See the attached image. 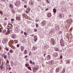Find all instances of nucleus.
I'll use <instances>...</instances> for the list:
<instances>
[{"mask_svg": "<svg viewBox=\"0 0 73 73\" xmlns=\"http://www.w3.org/2000/svg\"><path fill=\"white\" fill-rule=\"evenodd\" d=\"M20 3H21L20 1H18L15 4V5L16 6H18V5H19V4H20Z\"/></svg>", "mask_w": 73, "mask_h": 73, "instance_id": "nucleus-1", "label": "nucleus"}, {"mask_svg": "<svg viewBox=\"0 0 73 73\" xmlns=\"http://www.w3.org/2000/svg\"><path fill=\"white\" fill-rule=\"evenodd\" d=\"M7 41H8V39L7 38H6L3 40L2 41V42L3 43H5L7 42Z\"/></svg>", "mask_w": 73, "mask_h": 73, "instance_id": "nucleus-2", "label": "nucleus"}, {"mask_svg": "<svg viewBox=\"0 0 73 73\" xmlns=\"http://www.w3.org/2000/svg\"><path fill=\"white\" fill-rule=\"evenodd\" d=\"M15 31L16 32H19V31H20V30H19V28H18V27H16L15 28Z\"/></svg>", "mask_w": 73, "mask_h": 73, "instance_id": "nucleus-3", "label": "nucleus"}, {"mask_svg": "<svg viewBox=\"0 0 73 73\" xmlns=\"http://www.w3.org/2000/svg\"><path fill=\"white\" fill-rule=\"evenodd\" d=\"M51 42L52 44H53V45H54V44L55 43V42H54V40L53 39H51Z\"/></svg>", "mask_w": 73, "mask_h": 73, "instance_id": "nucleus-4", "label": "nucleus"}, {"mask_svg": "<svg viewBox=\"0 0 73 73\" xmlns=\"http://www.w3.org/2000/svg\"><path fill=\"white\" fill-rule=\"evenodd\" d=\"M61 11L62 12H66V10L64 8H62Z\"/></svg>", "mask_w": 73, "mask_h": 73, "instance_id": "nucleus-5", "label": "nucleus"}, {"mask_svg": "<svg viewBox=\"0 0 73 73\" xmlns=\"http://www.w3.org/2000/svg\"><path fill=\"white\" fill-rule=\"evenodd\" d=\"M21 52H23L24 50V46H21Z\"/></svg>", "mask_w": 73, "mask_h": 73, "instance_id": "nucleus-6", "label": "nucleus"}, {"mask_svg": "<svg viewBox=\"0 0 73 73\" xmlns=\"http://www.w3.org/2000/svg\"><path fill=\"white\" fill-rule=\"evenodd\" d=\"M64 14H59V15L58 16L59 17H60V18H62V17H64Z\"/></svg>", "mask_w": 73, "mask_h": 73, "instance_id": "nucleus-7", "label": "nucleus"}, {"mask_svg": "<svg viewBox=\"0 0 73 73\" xmlns=\"http://www.w3.org/2000/svg\"><path fill=\"white\" fill-rule=\"evenodd\" d=\"M4 68H5V67L1 65V70H4Z\"/></svg>", "mask_w": 73, "mask_h": 73, "instance_id": "nucleus-8", "label": "nucleus"}, {"mask_svg": "<svg viewBox=\"0 0 73 73\" xmlns=\"http://www.w3.org/2000/svg\"><path fill=\"white\" fill-rule=\"evenodd\" d=\"M12 38H16V35L15 34H13L12 35Z\"/></svg>", "mask_w": 73, "mask_h": 73, "instance_id": "nucleus-9", "label": "nucleus"}, {"mask_svg": "<svg viewBox=\"0 0 73 73\" xmlns=\"http://www.w3.org/2000/svg\"><path fill=\"white\" fill-rule=\"evenodd\" d=\"M55 29L57 31H58V30H59V29H60V27H59V26L58 25H56V26Z\"/></svg>", "mask_w": 73, "mask_h": 73, "instance_id": "nucleus-10", "label": "nucleus"}, {"mask_svg": "<svg viewBox=\"0 0 73 73\" xmlns=\"http://www.w3.org/2000/svg\"><path fill=\"white\" fill-rule=\"evenodd\" d=\"M37 68L35 67L33 70V72H35L36 71V70H37Z\"/></svg>", "mask_w": 73, "mask_h": 73, "instance_id": "nucleus-11", "label": "nucleus"}, {"mask_svg": "<svg viewBox=\"0 0 73 73\" xmlns=\"http://www.w3.org/2000/svg\"><path fill=\"white\" fill-rule=\"evenodd\" d=\"M37 40V36H35L34 37V41H36Z\"/></svg>", "mask_w": 73, "mask_h": 73, "instance_id": "nucleus-12", "label": "nucleus"}, {"mask_svg": "<svg viewBox=\"0 0 73 73\" xmlns=\"http://www.w3.org/2000/svg\"><path fill=\"white\" fill-rule=\"evenodd\" d=\"M6 64L7 63H6L5 62H3L2 64V66H3L5 67V65H6Z\"/></svg>", "mask_w": 73, "mask_h": 73, "instance_id": "nucleus-13", "label": "nucleus"}, {"mask_svg": "<svg viewBox=\"0 0 73 73\" xmlns=\"http://www.w3.org/2000/svg\"><path fill=\"white\" fill-rule=\"evenodd\" d=\"M45 23L46 22L45 21H43L42 22V25H45Z\"/></svg>", "mask_w": 73, "mask_h": 73, "instance_id": "nucleus-14", "label": "nucleus"}, {"mask_svg": "<svg viewBox=\"0 0 73 73\" xmlns=\"http://www.w3.org/2000/svg\"><path fill=\"white\" fill-rule=\"evenodd\" d=\"M37 49V46H34L33 48H32V50H35L36 49Z\"/></svg>", "mask_w": 73, "mask_h": 73, "instance_id": "nucleus-15", "label": "nucleus"}, {"mask_svg": "<svg viewBox=\"0 0 73 73\" xmlns=\"http://www.w3.org/2000/svg\"><path fill=\"white\" fill-rule=\"evenodd\" d=\"M58 56V54L56 52H55L53 54V56L54 57H57Z\"/></svg>", "mask_w": 73, "mask_h": 73, "instance_id": "nucleus-16", "label": "nucleus"}, {"mask_svg": "<svg viewBox=\"0 0 73 73\" xmlns=\"http://www.w3.org/2000/svg\"><path fill=\"white\" fill-rule=\"evenodd\" d=\"M8 64H9L8 63H6V65H5L6 68L7 69L8 68V66H9V65Z\"/></svg>", "mask_w": 73, "mask_h": 73, "instance_id": "nucleus-17", "label": "nucleus"}, {"mask_svg": "<svg viewBox=\"0 0 73 73\" xmlns=\"http://www.w3.org/2000/svg\"><path fill=\"white\" fill-rule=\"evenodd\" d=\"M62 43H64V40H63V39H62L60 40V44H62Z\"/></svg>", "mask_w": 73, "mask_h": 73, "instance_id": "nucleus-18", "label": "nucleus"}, {"mask_svg": "<svg viewBox=\"0 0 73 73\" xmlns=\"http://www.w3.org/2000/svg\"><path fill=\"white\" fill-rule=\"evenodd\" d=\"M47 16H48V17H51V13H48V14Z\"/></svg>", "mask_w": 73, "mask_h": 73, "instance_id": "nucleus-19", "label": "nucleus"}, {"mask_svg": "<svg viewBox=\"0 0 73 73\" xmlns=\"http://www.w3.org/2000/svg\"><path fill=\"white\" fill-rule=\"evenodd\" d=\"M50 56V55H48V57H47V60H50V58H51Z\"/></svg>", "mask_w": 73, "mask_h": 73, "instance_id": "nucleus-20", "label": "nucleus"}, {"mask_svg": "<svg viewBox=\"0 0 73 73\" xmlns=\"http://www.w3.org/2000/svg\"><path fill=\"white\" fill-rule=\"evenodd\" d=\"M30 4H31V5H33V4H34V2H33V1H30Z\"/></svg>", "mask_w": 73, "mask_h": 73, "instance_id": "nucleus-21", "label": "nucleus"}, {"mask_svg": "<svg viewBox=\"0 0 73 73\" xmlns=\"http://www.w3.org/2000/svg\"><path fill=\"white\" fill-rule=\"evenodd\" d=\"M64 72H65V69H63L61 73H64Z\"/></svg>", "mask_w": 73, "mask_h": 73, "instance_id": "nucleus-22", "label": "nucleus"}, {"mask_svg": "<svg viewBox=\"0 0 73 73\" xmlns=\"http://www.w3.org/2000/svg\"><path fill=\"white\" fill-rule=\"evenodd\" d=\"M54 50L55 51H58L59 50V49H58V48H54Z\"/></svg>", "mask_w": 73, "mask_h": 73, "instance_id": "nucleus-23", "label": "nucleus"}, {"mask_svg": "<svg viewBox=\"0 0 73 73\" xmlns=\"http://www.w3.org/2000/svg\"><path fill=\"white\" fill-rule=\"evenodd\" d=\"M57 10L55 9H53V11L54 12V13H56V11Z\"/></svg>", "mask_w": 73, "mask_h": 73, "instance_id": "nucleus-24", "label": "nucleus"}, {"mask_svg": "<svg viewBox=\"0 0 73 73\" xmlns=\"http://www.w3.org/2000/svg\"><path fill=\"white\" fill-rule=\"evenodd\" d=\"M16 19L17 20H20V17H17L16 18Z\"/></svg>", "mask_w": 73, "mask_h": 73, "instance_id": "nucleus-25", "label": "nucleus"}, {"mask_svg": "<svg viewBox=\"0 0 73 73\" xmlns=\"http://www.w3.org/2000/svg\"><path fill=\"white\" fill-rule=\"evenodd\" d=\"M3 56H5L4 57V58H5V59H6V58H7V55L5 56V54H3Z\"/></svg>", "mask_w": 73, "mask_h": 73, "instance_id": "nucleus-26", "label": "nucleus"}, {"mask_svg": "<svg viewBox=\"0 0 73 73\" xmlns=\"http://www.w3.org/2000/svg\"><path fill=\"white\" fill-rule=\"evenodd\" d=\"M8 27L9 28H12V25H9Z\"/></svg>", "mask_w": 73, "mask_h": 73, "instance_id": "nucleus-27", "label": "nucleus"}, {"mask_svg": "<svg viewBox=\"0 0 73 73\" xmlns=\"http://www.w3.org/2000/svg\"><path fill=\"white\" fill-rule=\"evenodd\" d=\"M60 44L61 45V46H64V43H62V44H61V43H60Z\"/></svg>", "mask_w": 73, "mask_h": 73, "instance_id": "nucleus-28", "label": "nucleus"}, {"mask_svg": "<svg viewBox=\"0 0 73 73\" xmlns=\"http://www.w3.org/2000/svg\"><path fill=\"white\" fill-rule=\"evenodd\" d=\"M27 53V50H25L24 51V54H26Z\"/></svg>", "mask_w": 73, "mask_h": 73, "instance_id": "nucleus-29", "label": "nucleus"}, {"mask_svg": "<svg viewBox=\"0 0 73 73\" xmlns=\"http://www.w3.org/2000/svg\"><path fill=\"white\" fill-rule=\"evenodd\" d=\"M55 31L54 30H53V29H52V30L51 31H50V32H51V33H54V32Z\"/></svg>", "mask_w": 73, "mask_h": 73, "instance_id": "nucleus-30", "label": "nucleus"}, {"mask_svg": "<svg viewBox=\"0 0 73 73\" xmlns=\"http://www.w3.org/2000/svg\"><path fill=\"white\" fill-rule=\"evenodd\" d=\"M69 64L70 63V61L69 60H67V61L66 62V64Z\"/></svg>", "mask_w": 73, "mask_h": 73, "instance_id": "nucleus-31", "label": "nucleus"}, {"mask_svg": "<svg viewBox=\"0 0 73 73\" xmlns=\"http://www.w3.org/2000/svg\"><path fill=\"white\" fill-rule=\"evenodd\" d=\"M59 70H60L59 69V68H58L56 70V71L57 72H59Z\"/></svg>", "mask_w": 73, "mask_h": 73, "instance_id": "nucleus-32", "label": "nucleus"}, {"mask_svg": "<svg viewBox=\"0 0 73 73\" xmlns=\"http://www.w3.org/2000/svg\"><path fill=\"white\" fill-rule=\"evenodd\" d=\"M6 32V30H4L3 31H2V33H5Z\"/></svg>", "mask_w": 73, "mask_h": 73, "instance_id": "nucleus-33", "label": "nucleus"}, {"mask_svg": "<svg viewBox=\"0 0 73 73\" xmlns=\"http://www.w3.org/2000/svg\"><path fill=\"white\" fill-rule=\"evenodd\" d=\"M5 49H6V50H7V51H9V49L7 47H6L5 48Z\"/></svg>", "mask_w": 73, "mask_h": 73, "instance_id": "nucleus-34", "label": "nucleus"}, {"mask_svg": "<svg viewBox=\"0 0 73 73\" xmlns=\"http://www.w3.org/2000/svg\"><path fill=\"white\" fill-rule=\"evenodd\" d=\"M27 68H28V69H29V70H31V71H32V69L31 68V67H27Z\"/></svg>", "mask_w": 73, "mask_h": 73, "instance_id": "nucleus-35", "label": "nucleus"}, {"mask_svg": "<svg viewBox=\"0 0 73 73\" xmlns=\"http://www.w3.org/2000/svg\"><path fill=\"white\" fill-rule=\"evenodd\" d=\"M25 66H26L27 67V66H29V65L28 64H26L25 65Z\"/></svg>", "mask_w": 73, "mask_h": 73, "instance_id": "nucleus-36", "label": "nucleus"}, {"mask_svg": "<svg viewBox=\"0 0 73 73\" xmlns=\"http://www.w3.org/2000/svg\"><path fill=\"white\" fill-rule=\"evenodd\" d=\"M12 13H15V10H13L12 11Z\"/></svg>", "mask_w": 73, "mask_h": 73, "instance_id": "nucleus-37", "label": "nucleus"}, {"mask_svg": "<svg viewBox=\"0 0 73 73\" xmlns=\"http://www.w3.org/2000/svg\"><path fill=\"white\" fill-rule=\"evenodd\" d=\"M17 47H18L19 46H20V44H18L17 45Z\"/></svg>", "mask_w": 73, "mask_h": 73, "instance_id": "nucleus-38", "label": "nucleus"}, {"mask_svg": "<svg viewBox=\"0 0 73 73\" xmlns=\"http://www.w3.org/2000/svg\"><path fill=\"white\" fill-rule=\"evenodd\" d=\"M13 52V51H12V50H10L9 51V52H10V53H12Z\"/></svg>", "mask_w": 73, "mask_h": 73, "instance_id": "nucleus-39", "label": "nucleus"}, {"mask_svg": "<svg viewBox=\"0 0 73 73\" xmlns=\"http://www.w3.org/2000/svg\"><path fill=\"white\" fill-rule=\"evenodd\" d=\"M10 7L11 8H12V7H13V6H12V5H10Z\"/></svg>", "mask_w": 73, "mask_h": 73, "instance_id": "nucleus-40", "label": "nucleus"}, {"mask_svg": "<svg viewBox=\"0 0 73 73\" xmlns=\"http://www.w3.org/2000/svg\"><path fill=\"white\" fill-rule=\"evenodd\" d=\"M26 13H28V14L29 13V11H26Z\"/></svg>", "mask_w": 73, "mask_h": 73, "instance_id": "nucleus-41", "label": "nucleus"}, {"mask_svg": "<svg viewBox=\"0 0 73 73\" xmlns=\"http://www.w3.org/2000/svg\"><path fill=\"white\" fill-rule=\"evenodd\" d=\"M24 7L25 8H27V5H25L24 6Z\"/></svg>", "mask_w": 73, "mask_h": 73, "instance_id": "nucleus-42", "label": "nucleus"}, {"mask_svg": "<svg viewBox=\"0 0 73 73\" xmlns=\"http://www.w3.org/2000/svg\"><path fill=\"white\" fill-rule=\"evenodd\" d=\"M36 27H37V28L38 27V24H37L36 23Z\"/></svg>", "mask_w": 73, "mask_h": 73, "instance_id": "nucleus-43", "label": "nucleus"}, {"mask_svg": "<svg viewBox=\"0 0 73 73\" xmlns=\"http://www.w3.org/2000/svg\"><path fill=\"white\" fill-rule=\"evenodd\" d=\"M62 33V32L61 31H59V34H61V33Z\"/></svg>", "mask_w": 73, "mask_h": 73, "instance_id": "nucleus-44", "label": "nucleus"}, {"mask_svg": "<svg viewBox=\"0 0 73 73\" xmlns=\"http://www.w3.org/2000/svg\"><path fill=\"white\" fill-rule=\"evenodd\" d=\"M0 14H1V15H3V12H2L0 11Z\"/></svg>", "mask_w": 73, "mask_h": 73, "instance_id": "nucleus-45", "label": "nucleus"}, {"mask_svg": "<svg viewBox=\"0 0 73 73\" xmlns=\"http://www.w3.org/2000/svg\"><path fill=\"white\" fill-rule=\"evenodd\" d=\"M11 20L12 21H14V19H11Z\"/></svg>", "mask_w": 73, "mask_h": 73, "instance_id": "nucleus-46", "label": "nucleus"}, {"mask_svg": "<svg viewBox=\"0 0 73 73\" xmlns=\"http://www.w3.org/2000/svg\"><path fill=\"white\" fill-rule=\"evenodd\" d=\"M32 54V53L31 52H30L29 53V56H31Z\"/></svg>", "mask_w": 73, "mask_h": 73, "instance_id": "nucleus-47", "label": "nucleus"}, {"mask_svg": "<svg viewBox=\"0 0 73 73\" xmlns=\"http://www.w3.org/2000/svg\"><path fill=\"white\" fill-rule=\"evenodd\" d=\"M30 64H33V62H32V61H31L30 62Z\"/></svg>", "mask_w": 73, "mask_h": 73, "instance_id": "nucleus-48", "label": "nucleus"}, {"mask_svg": "<svg viewBox=\"0 0 73 73\" xmlns=\"http://www.w3.org/2000/svg\"><path fill=\"white\" fill-rule=\"evenodd\" d=\"M10 31V30H9V29H8L7 30V32H9H9Z\"/></svg>", "mask_w": 73, "mask_h": 73, "instance_id": "nucleus-49", "label": "nucleus"}, {"mask_svg": "<svg viewBox=\"0 0 73 73\" xmlns=\"http://www.w3.org/2000/svg\"><path fill=\"white\" fill-rule=\"evenodd\" d=\"M24 35H27V33L26 32H25L24 33Z\"/></svg>", "mask_w": 73, "mask_h": 73, "instance_id": "nucleus-50", "label": "nucleus"}, {"mask_svg": "<svg viewBox=\"0 0 73 73\" xmlns=\"http://www.w3.org/2000/svg\"><path fill=\"white\" fill-rule=\"evenodd\" d=\"M0 31H3V28H1L0 29Z\"/></svg>", "mask_w": 73, "mask_h": 73, "instance_id": "nucleus-51", "label": "nucleus"}, {"mask_svg": "<svg viewBox=\"0 0 73 73\" xmlns=\"http://www.w3.org/2000/svg\"><path fill=\"white\" fill-rule=\"evenodd\" d=\"M4 19H5V20H7V18L5 17V18Z\"/></svg>", "mask_w": 73, "mask_h": 73, "instance_id": "nucleus-52", "label": "nucleus"}, {"mask_svg": "<svg viewBox=\"0 0 73 73\" xmlns=\"http://www.w3.org/2000/svg\"><path fill=\"white\" fill-rule=\"evenodd\" d=\"M25 58H27V57H28V56L26 55V56H25Z\"/></svg>", "mask_w": 73, "mask_h": 73, "instance_id": "nucleus-53", "label": "nucleus"}, {"mask_svg": "<svg viewBox=\"0 0 73 73\" xmlns=\"http://www.w3.org/2000/svg\"><path fill=\"white\" fill-rule=\"evenodd\" d=\"M11 64H13V62L12 61H11Z\"/></svg>", "mask_w": 73, "mask_h": 73, "instance_id": "nucleus-54", "label": "nucleus"}, {"mask_svg": "<svg viewBox=\"0 0 73 73\" xmlns=\"http://www.w3.org/2000/svg\"><path fill=\"white\" fill-rule=\"evenodd\" d=\"M35 35H34V34H33V35H32V37H35Z\"/></svg>", "mask_w": 73, "mask_h": 73, "instance_id": "nucleus-55", "label": "nucleus"}, {"mask_svg": "<svg viewBox=\"0 0 73 73\" xmlns=\"http://www.w3.org/2000/svg\"><path fill=\"white\" fill-rule=\"evenodd\" d=\"M34 31H35V32H37V29H35L34 30Z\"/></svg>", "mask_w": 73, "mask_h": 73, "instance_id": "nucleus-56", "label": "nucleus"}, {"mask_svg": "<svg viewBox=\"0 0 73 73\" xmlns=\"http://www.w3.org/2000/svg\"><path fill=\"white\" fill-rule=\"evenodd\" d=\"M33 65H35V63L34 62H33Z\"/></svg>", "mask_w": 73, "mask_h": 73, "instance_id": "nucleus-57", "label": "nucleus"}, {"mask_svg": "<svg viewBox=\"0 0 73 73\" xmlns=\"http://www.w3.org/2000/svg\"><path fill=\"white\" fill-rule=\"evenodd\" d=\"M27 11H30V9H27Z\"/></svg>", "mask_w": 73, "mask_h": 73, "instance_id": "nucleus-58", "label": "nucleus"}, {"mask_svg": "<svg viewBox=\"0 0 73 73\" xmlns=\"http://www.w3.org/2000/svg\"><path fill=\"white\" fill-rule=\"evenodd\" d=\"M36 22H38V20H36Z\"/></svg>", "mask_w": 73, "mask_h": 73, "instance_id": "nucleus-59", "label": "nucleus"}, {"mask_svg": "<svg viewBox=\"0 0 73 73\" xmlns=\"http://www.w3.org/2000/svg\"><path fill=\"white\" fill-rule=\"evenodd\" d=\"M11 65L12 66H13V64H11Z\"/></svg>", "mask_w": 73, "mask_h": 73, "instance_id": "nucleus-60", "label": "nucleus"}, {"mask_svg": "<svg viewBox=\"0 0 73 73\" xmlns=\"http://www.w3.org/2000/svg\"><path fill=\"white\" fill-rule=\"evenodd\" d=\"M21 33H22L23 34L24 33V32H23V31H21Z\"/></svg>", "mask_w": 73, "mask_h": 73, "instance_id": "nucleus-61", "label": "nucleus"}, {"mask_svg": "<svg viewBox=\"0 0 73 73\" xmlns=\"http://www.w3.org/2000/svg\"><path fill=\"white\" fill-rule=\"evenodd\" d=\"M60 58H62V56H60Z\"/></svg>", "mask_w": 73, "mask_h": 73, "instance_id": "nucleus-62", "label": "nucleus"}, {"mask_svg": "<svg viewBox=\"0 0 73 73\" xmlns=\"http://www.w3.org/2000/svg\"><path fill=\"white\" fill-rule=\"evenodd\" d=\"M48 9H46V11H48Z\"/></svg>", "mask_w": 73, "mask_h": 73, "instance_id": "nucleus-63", "label": "nucleus"}, {"mask_svg": "<svg viewBox=\"0 0 73 73\" xmlns=\"http://www.w3.org/2000/svg\"><path fill=\"white\" fill-rule=\"evenodd\" d=\"M11 68H9V70H11Z\"/></svg>", "mask_w": 73, "mask_h": 73, "instance_id": "nucleus-64", "label": "nucleus"}]
</instances>
